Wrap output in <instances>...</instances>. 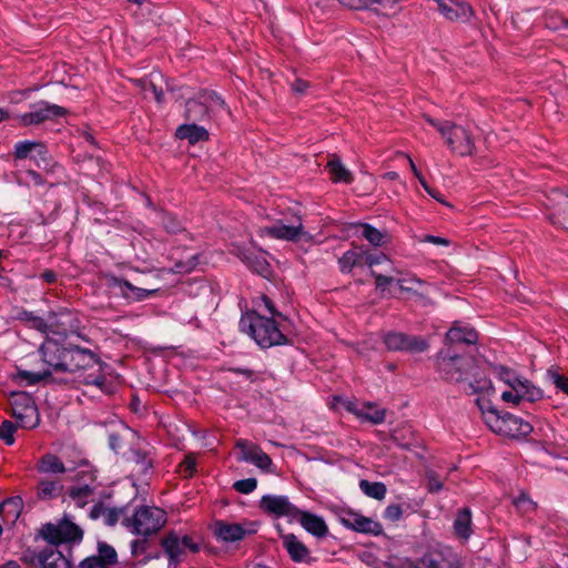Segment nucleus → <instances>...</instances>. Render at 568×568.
<instances>
[{
	"instance_id": "obj_1",
	"label": "nucleus",
	"mask_w": 568,
	"mask_h": 568,
	"mask_svg": "<svg viewBox=\"0 0 568 568\" xmlns=\"http://www.w3.org/2000/svg\"><path fill=\"white\" fill-rule=\"evenodd\" d=\"M255 310L242 315L241 329L247 333L263 348L286 343V337L278 328L274 317L282 316L276 312L273 302L265 295L254 303Z\"/></svg>"
},
{
	"instance_id": "obj_2",
	"label": "nucleus",
	"mask_w": 568,
	"mask_h": 568,
	"mask_svg": "<svg viewBox=\"0 0 568 568\" xmlns=\"http://www.w3.org/2000/svg\"><path fill=\"white\" fill-rule=\"evenodd\" d=\"M485 424L494 432L508 437H523L531 433L532 426L509 413L500 414L488 402L478 399Z\"/></svg>"
},
{
	"instance_id": "obj_3",
	"label": "nucleus",
	"mask_w": 568,
	"mask_h": 568,
	"mask_svg": "<svg viewBox=\"0 0 568 568\" xmlns=\"http://www.w3.org/2000/svg\"><path fill=\"white\" fill-rule=\"evenodd\" d=\"M166 513L155 506L136 507L130 517H125L122 524L134 535L144 538L159 532L166 524Z\"/></svg>"
},
{
	"instance_id": "obj_4",
	"label": "nucleus",
	"mask_w": 568,
	"mask_h": 568,
	"mask_svg": "<svg viewBox=\"0 0 568 568\" xmlns=\"http://www.w3.org/2000/svg\"><path fill=\"white\" fill-rule=\"evenodd\" d=\"M498 378L510 387L501 392L503 400L518 404L521 400L537 402L542 398L544 393L540 388L534 386L528 379L519 378L508 368H497Z\"/></svg>"
},
{
	"instance_id": "obj_5",
	"label": "nucleus",
	"mask_w": 568,
	"mask_h": 568,
	"mask_svg": "<svg viewBox=\"0 0 568 568\" xmlns=\"http://www.w3.org/2000/svg\"><path fill=\"white\" fill-rule=\"evenodd\" d=\"M381 344H383L388 351L423 352L428 347L427 342L423 338L410 337L396 332H388L382 337L371 335L363 342L362 347L358 348V353L364 354L368 348L379 349Z\"/></svg>"
},
{
	"instance_id": "obj_6",
	"label": "nucleus",
	"mask_w": 568,
	"mask_h": 568,
	"mask_svg": "<svg viewBox=\"0 0 568 568\" xmlns=\"http://www.w3.org/2000/svg\"><path fill=\"white\" fill-rule=\"evenodd\" d=\"M425 120L445 139L448 148L459 155H470L474 151V141L469 131L462 126L454 124L449 121H437L430 116H425Z\"/></svg>"
},
{
	"instance_id": "obj_7",
	"label": "nucleus",
	"mask_w": 568,
	"mask_h": 568,
	"mask_svg": "<svg viewBox=\"0 0 568 568\" xmlns=\"http://www.w3.org/2000/svg\"><path fill=\"white\" fill-rule=\"evenodd\" d=\"M67 336V328L59 329L55 335L47 336L41 344L39 352L42 357L43 366L52 371H63L67 365V358L70 347L64 346L63 342Z\"/></svg>"
},
{
	"instance_id": "obj_8",
	"label": "nucleus",
	"mask_w": 568,
	"mask_h": 568,
	"mask_svg": "<svg viewBox=\"0 0 568 568\" xmlns=\"http://www.w3.org/2000/svg\"><path fill=\"white\" fill-rule=\"evenodd\" d=\"M162 547L169 557V567L176 568L189 554L200 551L201 544L193 536L171 531L162 540Z\"/></svg>"
},
{
	"instance_id": "obj_9",
	"label": "nucleus",
	"mask_w": 568,
	"mask_h": 568,
	"mask_svg": "<svg viewBox=\"0 0 568 568\" xmlns=\"http://www.w3.org/2000/svg\"><path fill=\"white\" fill-rule=\"evenodd\" d=\"M260 236H270L276 240L296 241L307 233L304 231L302 219L297 214L291 216H283L278 219L273 225L261 227L258 230Z\"/></svg>"
},
{
	"instance_id": "obj_10",
	"label": "nucleus",
	"mask_w": 568,
	"mask_h": 568,
	"mask_svg": "<svg viewBox=\"0 0 568 568\" xmlns=\"http://www.w3.org/2000/svg\"><path fill=\"white\" fill-rule=\"evenodd\" d=\"M12 416L22 428L32 429L40 423L38 408L26 393H13L10 399Z\"/></svg>"
},
{
	"instance_id": "obj_11",
	"label": "nucleus",
	"mask_w": 568,
	"mask_h": 568,
	"mask_svg": "<svg viewBox=\"0 0 568 568\" xmlns=\"http://www.w3.org/2000/svg\"><path fill=\"white\" fill-rule=\"evenodd\" d=\"M226 111L224 100L215 92H203L197 99L186 102V116L191 120H202L207 114Z\"/></svg>"
},
{
	"instance_id": "obj_12",
	"label": "nucleus",
	"mask_w": 568,
	"mask_h": 568,
	"mask_svg": "<svg viewBox=\"0 0 568 568\" xmlns=\"http://www.w3.org/2000/svg\"><path fill=\"white\" fill-rule=\"evenodd\" d=\"M257 521L227 523L219 520L214 524V535L224 542H235L258 530Z\"/></svg>"
},
{
	"instance_id": "obj_13",
	"label": "nucleus",
	"mask_w": 568,
	"mask_h": 568,
	"mask_svg": "<svg viewBox=\"0 0 568 568\" xmlns=\"http://www.w3.org/2000/svg\"><path fill=\"white\" fill-rule=\"evenodd\" d=\"M42 536L51 545L79 542L82 539V530L68 519L58 525L48 524L42 529Z\"/></svg>"
},
{
	"instance_id": "obj_14",
	"label": "nucleus",
	"mask_w": 568,
	"mask_h": 568,
	"mask_svg": "<svg viewBox=\"0 0 568 568\" xmlns=\"http://www.w3.org/2000/svg\"><path fill=\"white\" fill-rule=\"evenodd\" d=\"M260 507L277 518H286L291 524L295 523L296 516L300 514V508L284 495H264L260 500Z\"/></svg>"
},
{
	"instance_id": "obj_15",
	"label": "nucleus",
	"mask_w": 568,
	"mask_h": 568,
	"mask_svg": "<svg viewBox=\"0 0 568 568\" xmlns=\"http://www.w3.org/2000/svg\"><path fill=\"white\" fill-rule=\"evenodd\" d=\"M64 113L63 108L47 101H40L31 105L30 112L18 115V120L22 125L29 126L62 116Z\"/></svg>"
},
{
	"instance_id": "obj_16",
	"label": "nucleus",
	"mask_w": 568,
	"mask_h": 568,
	"mask_svg": "<svg viewBox=\"0 0 568 568\" xmlns=\"http://www.w3.org/2000/svg\"><path fill=\"white\" fill-rule=\"evenodd\" d=\"M547 217L561 229L568 230V194L555 190L550 193L546 203Z\"/></svg>"
},
{
	"instance_id": "obj_17",
	"label": "nucleus",
	"mask_w": 568,
	"mask_h": 568,
	"mask_svg": "<svg viewBox=\"0 0 568 568\" xmlns=\"http://www.w3.org/2000/svg\"><path fill=\"white\" fill-rule=\"evenodd\" d=\"M13 159L16 162L30 160L36 166L41 168L42 164H47L48 150L42 143L37 141H19L13 145Z\"/></svg>"
},
{
	"instance_id": "obj_18",
	"label": "nucleus",
	"mask_w": 568,
	"mask_h": 568,
	"mask_svg": "<svg viewBox=\"0 0 568 568\" xmlns=\"http://www.w3.org/2000/svg\"><path fill=\"white\" fill-rule=\"evenodd\" d=\"M438 369L440 374L448 381L463 382L467 379V371L470 366V361L459 356H447L439 353Z\"/></svg>"
},
{
	"instance_id": "obj_19",
	"label": "nucleus",
	"mask_w": 568,
	"mask_h": 568,
	"mask_svg": "<svg viewBox=\"0 0 568 568\" xmlns=\"http://www.w3.org/2000/svg\"><path fill=\"white\" fill-rule=\"evenodd\" d=\"M341 524L356 532L379 536L383 534L382 525L373 518L366 517L359 513L348 511L341 516Z\"/></svg>"
},
{
	"instance_id": "obj_20",
	"label": "nucleus",
	"mask_w": 568,
	"mask_h": 568,
	"mask_svg": "<svg viewBox=\"0 0 568 568\" xmlns=\"http://www.w3.org/2000/svg\"><path fill=\"white\" fill-rule=\"evenodd\" d=\"M99 357L91 351L78 346L70 347L67 365L62 372H77L80 369L100 368Z\"/></svg>"
},
{
	"instance_id": "obj_21",
	"label": "nucleus",
	"mask_w": 568,
	"mask_h": 568,
	"mask_svg": "<svg viewBox=\"0 0 568 568\" xmlns=\"http://www.w3.org/2000/svg\"><path fill=\"white\" fill-rule=\"evenodd\" d=\"M236 448L240 450V460L253 464L262 470L270 469L272 459L257 445L245 439H240L236 442Z\"/></svg>"
},
{
	"instance_id": "obj_22",
	"label": "nucleus",
	"mask_w": 568,
	"mask_h": 568,
	"mask_svg": "<svg viewBox=\"0 0 568 568\" xmlns=\"http://www.w3.org/2000/svg\"><path fill=\"white\" fill-rule=\"evenodd\" d=\"M438 12L449 21H468L471 7L465 0H435Z\"/></svg>"
},
{
	"instance_id": "obj_23",
	"label": "nucleus",
	"mask_w": 568,
	"mask_h": 568,
	"mask_svg": "<svg viewBox=\"0 0 568 568\" xmlns=\"http://www.w3.org/2000/svg\"><path fill=\"white\" fill-rule=\"evenodd\" d=\"M345 407L362 422H369L374 425H378L385 420V409L379 408L374 403L366 402L361 404L357 402L347 400L345 403Z\"/></svg>"
},
{
	"instance_id": "obj_24",
	"label": "nucleus",
	"mask_w": 568,
	"mask_h": 568,
	"mask_svg": "<svg viewBox=\"0 0 568 568\" xmlns=\"http://www.w3.org/2000/svg\"><path fill=\"white\" fill-rule=\"evenodd\" d=\"M295 521L300 523L308 534L316 538H324L328 535V526L320 515L300 509V514L296 516Z\"/></svg>"
},
{
	"instance_id": "obj_25",
	"label": "nucleus",
	"mask_w": 568,
	"mask_h": 568,
	"mask_svg": "<svg viewBox=\"0 0 568 568\" xmlns=\"http://www.w3.org/2000/svg\"><path fill=\"white\" fill-rule=\"evenodd\" d=\"M22 321H26L30 327L47 334V336L55 335V333L61 329L60 325H64V322L58 323L55 321V315H50L45 321L39 316H36L31 312H23L20 317Z\"/></svg>"
},
{
	"instance_id": "obj_26",
	"label": "nucleus",
	"mask_w": 568,
	"mask_h": 568,
	"mask_svg": "<svg viewBox=\"0 0 568 568\" xmlns=\"http://www.w3.org/2000/svg\"><path fill=\"white\" fill-rule=\"evenodd\" d=\"M55 545L42 550L39 555V562L42 568H72L70 559Z\"/></svg>"
},
{
	"instance_id": "obj_27",
	"label": "nucleus",
	"mask_w": 568,
	"mask_h": 568,
	"mask_svg": "<svg viewBox=\"0 0 568 568\" xmlns=\"http://www.w3.org/2000/svg\"><path fill=\"white\" fill-rule=\"evenodd\" d=\"M476 331L467 324L455 322L446 334V341L449 344H475L477 342Z\"/></svg>"
},
{
	"instance_id": "obj_28",
	"label": "nucleus",
	"mask_w": 568,
	"mask_h": 568,
	"mask_svg": "<svg viewBox=\"0 0 568 568\" xmlns=\"http://www.w3.org/2000/svg\"><path fill=\"white\" fill-rule=\"evenodd\" d=\"M50 375L51 373L44 366L37 372L17 368V372L11 375V381L19 386H33Z\"/></svg>"
},
{
	"instance_id": "obj_29",
	"label": "nucleus",
	"mask_w": 568,
	"mask_h": 568,
	"mask_svg": "<svg viewBox=\"0 0 568 568\" xmlns=\"http://www.w3.org/2000/svg\"><path fill=\"white\" fill-rule=\"evenodd\" d=\"M282 542L294 561H304L310 555L306 546L293 534L282 535Z\"/></svg>"
},
{
	"instance_id": "obj_30",
	"label": "nucleus",
	"mask_w": 568,
	"mask_h": 568,
	"mask_svg": "<svg viewBox=\"0 0 568 568\" xmlns=\"http://www.w3.org/2000/svg\"><path fill=\"white\" fill-rule=\"evenodd\" d=\"M63 491V485L59 478L43 477L38 483L37 496L42 500H50L59 497Z\"/></svg>"
},
{
	"instance_id": "obj_31",
	"label": "nucleus",
	"mask_w": 568,
	"mask_h": 568,
	"mask_svg": "<svg viewBox=\"0 0 568 568\" xmlns=\"http://www.w3.org/2000/svg\"><path fill=\"white\" fill-rule=\"evenodd\" d=\"M365 248L354 246L346 251L338 260V266L342 273H351L355 266H359L363 262Z\"/></svg>"
},
{
	"instance_id": "obj_32",
	"label": "nucleus",
	"mask_w": 568,
	"mask_h": 568,
	"mask_svg": "<svg viewBox=\"0 0 568 568\" xmlns=\"http://www.w3.org/2000/svg\"><path fill=\"white\" fill-rule=\"evenodd\" d=\"M37 470L43 475H60L65 473V466L58 456L45 454L38 462Z\"/></svg>"
},
{
	"instance_id": "obj_33",
	"label": "nucleus",
	"mask_w": 568,
	"mask_h": 568,
	"mask_svg": "<svg viewBox=\"0 0 568 568\" xmlns=\"http://www.w3.org/2000/svg\"><path fill=\"white\" fill-rule=\"evenodd\" d=\"M454 531L456 536L462 539L467 540L473 530H471V513L468 508L460 509L456 518L454 520Z\"/></svg>"
},
{
	"instance_id": "obj_34",
	"label": "nucleus",
	"mask_w": 568,
	"mask_h": 568,
	"mask_svg": "<svg viewBox=\"0 0 568 568\" xmlns=\"http://www.w3.org/2000/svg\"><path fill=\"white\" fill-rule=\"evenodd\" d=\"M176 136L179 139H186L190 143L206 140L209 136L207 131L203 126L196 124H183L176 129Z\"/></svg>"
},
{
	"instance_id": "obj_35",
	"label": "nucleus",
	"mask_w": 568,
	"mask_h": 568,
	"mask_svg": "<svg viewBox=\"0 0 568 568\" xmlns=\"http://www.w3.org/2000/svg\"><path fill=\"white\" fill-rule=\"evenodd\" d=\"M328 173L331 174L332 180L335 183H351L353 181V175L349 170L345 168V165L341 162L338 158H333L328 161L326 165Z\"/></svg>"
},
{
	"instance_id": "obj_36",
	"label": "nucleus",
	"mask_w": 568,
	"mask_h": 568,
	"mask_svg": "<svg viewBox=\"0 0 568 568\" xmlns=\"http://www.w3.org/2000/svg\"><path fill=\"white\" fill-rule=\"evenodd\" d=\"M429 568H459L458 556L449 549L434 555L429 561Z\"/></svg>"
},
{
	"instance_id": "obj_37",
	"label": "nucleus",
	"mask_w": 568,
	"mask_h": 568,
	"mask_svg": "<svg viewBox=\"0 0 568 568\" xmlns=\"http://www.w3.org/2000/svg\"><path fill=\"white\" fill-rule=\"evenodd\" d=\"M242 260L247 264L250 268H252L257 274L263 277H267L270 274V264L266 261L264 254L253 255V254H243Z\"/></svg>"
},
{
	"instance_id": "obj_38",
	"label": "nucleus",
	"mask_w": 568,
	"mask_h": 568,
	"mask_svg": "<svg viewBox=\"0 0 568 568\" xmlns=\"http://www.w3.org/2000/svg\"><path fill=\"white\" fill-rule=\"evenodd\" d=\"M359 488L364 495L376 500H383L387 493L385 484L381 481H368L366 479H362L359 481Z\"/></svg>"
},
{
	"instance_id": "obj_39",
	"label": "nucleus",
	"mask_w": 568,
	"mask_h": 568,
	"mask_svg": "<svg viewBox=\"0 0 568 568\" xmlns=\"http://www.w3.org/2000/svg\"><path fill=\"white\" fill-rule=\"evenodd\" d=\"M367 9L387 17L394 16L399 11L397 0H369Z\"/></svg>"
},
{
	"instance_id": "obj_40",
	"label": "nucleus",
	"mask_w": 568,
	"mask_h": 568,
	"mask_svg": "<svg viewBox=\"0 0 568 568\" xmlns=\"http://www.w3.org/2000/svg\"><path fill=\"white\" fill-rule=\"evenodd\" d=\"M115 283L123 295H125L129 298H134L138 301L148 297L149 295H151L154 292V291H148V290L135 287L128 281L116 280Z\"/></svg>"
},
{
	"instance_id": "obj_41",
	"label": "nucleus",
	"mask_w": 568,
	"mask_h": 568,
	"mask_svg": "<svg viewBox=\"0 0 568 568\" xmlns=\"http://www.w3.org/2000/svg\"><path fill=\"white\" fill-rule=\"evenodd\" d=\"M371 275L375 278L376 291L383 296H392L390 287L396 285L395 277L378 274L375 271H371Z\"/></svg>"
},
{
	"instance_id": "obj_42",
	"label": "nucleus",
	"mask_w": 568,
	"mask_h": 568,
	"mask_svg": "<svg viewBox=\"0 0 568 568\" xmlns=\"http://www.w3.org/2000/svg\"><path fill=\"white\" fill-rule=\"evenodd\" d=\"M93 490L89 485H82L72 487L70 490L71 499L79 506L83 507L88 504L90 497L92 496Z\"/></svg>"
},
{
	"instance_id": "obj_43",
	"label": "nucleus",
	"mask_w": 568,
	"mask_h": 568,
	"mask_svg": "<svg viewBox=\"0 0 568 568\" xmlns=\"http://www.w3.org/2000/svg\"><path fill=\"white\" fill-rule=\"evenodd\" d=\"M361 233L362 235L374 246H379L383 244V240L385 235L377 229L373 227L369 224H361Z\"/></svg>"
},
{
	"instance_id": "obj_44",
	"label": "nucleus",
	"mask_w": 568,
	"mask_h": 568,
	"mask_svg": "<svg viewBox=\"0 0 568 568\" xmlns=\"http://www.w3.org/2000/svg\"><path fill=\"white\" fill-rule=\"evenodd\" d=\"M363 262H365V264L368 265L369 267H373V266L378 265V264L386 263L389 266L390 271H394V272L398 273L394 268L392 261H389V258L385 254L373 255V254H369L365 250Z\"/></svg>"
},
{
	"instance_id": "obj_45",
	"label": "nucleus",
	"mask_w": 568,
	"mask_h": 568,
	"mask_svg": "<svg viewBox=\"0 0 568 568\" xmlns=\"http://www.w3.org/2000/svg\"><path fill=\"white\" fill-rule=\"evenodd\" d=\"M513 503L515 507L524 514L530 513L536 508V504L524 493L519 494Z\"/></svg>"
},
{
	"instance_id": "obj_46",
	"label": "nucleus",
	"mask_w": 568,
	"mask_h": 568,
	"mask_svg": "<svg viewBox=\"0 0 568 568\" xmlns=\"http://www.w3.org/2000/svg\"><path fill=\"white\" fill-rule=\"evenodd\" d=\"M547 377L558 389L568 396V377L560 375L554 369L547 372Z\"/></svg>"
},
{
	"instance_id": "obj_47",
	"label": "nucleus",
	"mask_w": 568,
	"mask_h": 568,
	"mask_svg": "<svg viewBox=\"0 0 568 568\" xmlns=\"http://www.w3.org/2000/svg\"><path fill=\"white\" fill-rule=\"evenodd\" d=\"M14 430L16 426L10 420H4L0 425V439H2L7 445H12L14 443Z\"/></svg>"
},
{
	"instance_id": "obj_48",
	"label": "nucleus",
	"mask_w": 568,
	"mask_h": 568,
	"mask_svg": "<svg viewBox=\"0 0 568 568\" xmlns=\"http://www.w3.org/2000/svg\"><path fill=\"white\" fill-rule=\"evenodd\" d=\"M98 558H100L105 566L111 565L116 561V552L111 546L106 544H100Z\"/></svg>"
},
{
	"instance_id": "obj_49",
	"label": "nucleus",
	"mask_w": 568,
	"mask_h": 568,
	"mask_svg": "<svg viewBox=\"0 0 568 568\" xmlns=\"http://www.w3.org/2000/svg\"><path fill=\"white\" fill-rule=\"evenodd\" d=\"M256 486L257 481L255 478L241 479L233 484L234 489L241 494H251L255 490Z\"/></svg>"
},
{
	"instance_id": "obj_50",
	"label": "nucleus",
	"mask_w": 568,
	"mask_h": 568,
	"mask_svg": "<svg viewBox=\"0 0 568 568\" xmlns=\"http://www.w3.org/2000/svg\"><path fill=\"white\" fill-rule=\"evenodd\" d=\"M197 264L196 255L192 254L186 256L185 260H180L175 263V270L179 273H189L191 272L195 265Z\"/></svg>"
},
{
	"instance_id": "obj_51",
	"label": "nucleus",
	"mask_w": 568,
	"mask_h": 568,
	"mask_svg": "<svg viewBox=\"0 0 568 568\" xmlns=\"http://www.w3.org/2000/svg\"><path fill=\"white\" fill-rule=\"evenodd\" d=\"M179 471L184 477H191L195 471V457L193 455L185 456L184 460L180 464Z\"/></svg>"
},
{
	"instance_id": "obj_52",
	"label": "nucleus",
	"mask_w": 568,
	"mask_h": 568,
	"mask_svg": "<svg viewBox=\"0 0 568 568\" xmlns=\"http://www.w3.org/2000/svg\"><path fill=\"white\" fill-rule=\"evenodd\" d=\"M122 515V509L106 508L103 510L102 519L105 525L114 526Z\"/></svg>"
},
{
	"instance_id": "obj_53",
	"label": "nucleus",
	"mask_w": 568,
	"mask_h": 568,
	"mask_svg": "<svg viewBox=\"0 0 568 568\" xmlns=\"http://www.w3.org/2000/svg\"><path fill=\"white\" fill-rule=\"evenodd\" d=\"M403 510L399 505H389L384 510V518L390 521H397L402 518Z\"/></svg>"
},
{
	"instance_id": "obj_54",
	"label": "nucleus",
	"mask_w": 568,
	"mask_h": 568,
	"mask_svg": "<svg viewBox=\"0 0 568 568\" xmlns=\"http://www.w3.org/2000/svg\"><path fill=\"white\" fill-rule=\"evenodd\" d=\"M395 283L396 285L402 290V291H410L414 288V285L415 284H420V280L416 278V277H398V278H395Z\"/></svg>"
},
{
	"instance_id": "obj_55",
	"label": "nucleus",
	"mask_w": 568,
	"mask_h": 568,
	"mask_svg": "<svg viewBox=\"0 0 568 568\" xmlns=\"http://www.w3.org/2000/svg\"><path fill=\"white\" fill-rule=\"evenodd\" d=\"M163 225L169 233H178L182 230L180 222L174 216L169 214L164 216Z\"/></svg>"
},
{
	"instance_id": "obj_56",
	"label": "nucleus",
	"mask_w": 568,
	"mask_h": 568,
	"mask_svg": "<svg viewBox=\"0 0 568 568\" xmlns=\"http://www.w3.org/2000/svg\"><path fill=\"white\" fill-rule=\"evenodd\" d=\"M342 6L353 9L362 10L369 7V0H337Z\"/></svg>"
},
{
	"instance_id": "obj_57",
	"label": "nucleus",
	"mask_w": 568,
	"mask_h": 568,
	"mask_svg": "<svg viewBox=\"0 0 568 568\" xmlns=\"http://www.w3.org/2000/svg\"><path fill=\"white\" fill-rule=\"evenodd\" d=\"M470 387L474 392H484L487 394L494 390L491 382L488 379L478 381L476 385L470 384Z\"/></svg>"
},
{
	"instance_id": "obj_58",
	"label": "nucleus",
	"mask_w": 568,
	"mask_h": 568,
	"mask_svg": "<svg viewBox=\"0 0 568 568\" xmlns=\"http://www.w3.org/2000/svg\"><path fill=\"white\" fill-rule=\"evenodd\" d=\"M82 568H105V565L98 557L87 558L81 562Z\"/></svg>"
},
{
	"instance_id": "obj_59",
	"label": "nucleus",
	"mask_w": 568,
	"mask_h": 568,
	"mask_svg": "<svg viewBox=\"0 0 568 568\" xmlns=\"http://www.w3.org/2000/svg\"><path fill=\"white\" fill-rule=\"evenodd\" d=\"M422 242L432 243L435 245H443V246L449 245V241L447 239L440 237V236H435V235H426L423 237Z\"/></svg>"
},
{
	"instance_id": "obj_60",
	"label": "nucleus",
	"mask_w": 568,
	"mask_h": 568,
	"mask_svg": "<svg viewBox=\"0 0 568 568\" xmlns=\"http://www.w3.org/2000/svg\"><path fill=\"white\" fill-rule=\"evenodd\" d=\"M291 88L296 94H304L306 89L308 88V82L302 79H296L291 84Z\"/></svg>"
},
{
	"instance_id": "obj_61",
	"label": "nucleus",
	"mask_w": 568,
	"mask_h": 568,
	"mask_svg": "<svg viewBox=\"0 0 568 568\" xmlns=\"http://www.w3.org/2000/svg\"><path fill=\"white\" fill-rule=\"evenodd\" d=\"M104 509H105V507H103L102 505L93 506V508L91 509V513H90L91 518H93V519L102 518Z\"/></svg>"
},
{
	"instance_id": "obj_62",
	"label": "nucleus",
	"mask_w": 568,
	"mask_h": 568,
	"mask_svg": "<svg viewBox=\"0 0 568 568\" xmlns=\"http://www.w3.org/2000/svg\"><path fill=\"white\" fill-rule=\"evenodd\" d=\"M27 175L30 178V181L34 185H41L43 183L42 178L36 171L30 170V171L27 172Z\"/></svg>"
},
{
	"instance_id": "obj_63",
	"label": "nucleus",
	"mask_w": 568,
	"mask_h": 568,
	"mask_svg": "<svg viewBox=\"0 0 568 568\" xmlns=\"http://www.w3.org/2000/svg\"><path fill=\"white\" fill-rule=\"evenodd\" d=\"M443 488V485L437 479H429L428 489L432 493H437Z\"/></svg>"
},
{
	"instance_id": "obj_64",
	"label": "nucleus",
	"mask_w": 568,
	"mask_h": 568,
	"mask_svg": "<svg viewBox=\"0 0 568 568\" xmlns=\"http://www.w3.org/2000/svg\"><path fill=\"white\" fill-rule=\"evenodd\" d=\"M131 546L132 551L138 554L139 551L142 552L144 550L145 542L143 540H133Z\"/></svg>"
}]
</instances>
